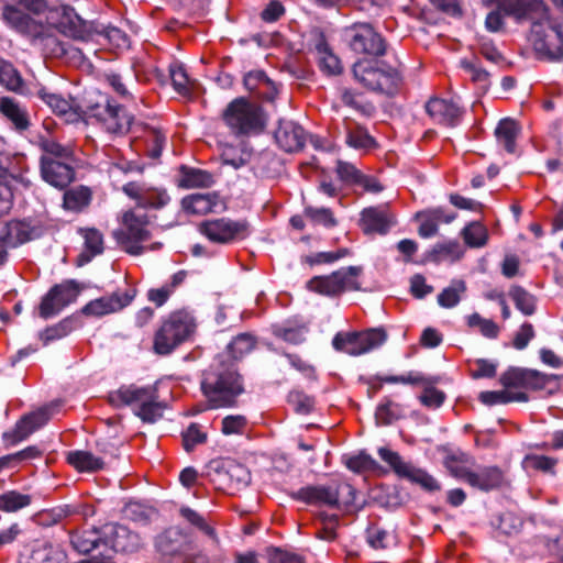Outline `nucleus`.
Wrapping results in <instances>:
<instances>
[{
  "label": "nucleus",
  "mask_w": 563,
  "mask_h": 563,
  "mask_svg": "<svg viewBox=\"0 0 563 563\" xmlns=\"http://www.w3.org/2000/svg\"><path fill=\"white\" fill-rule=\"evenodd\" d=\"M496 2L516 21H531L530 41L534 51L544 58L554 60L563 57V31L550 19L549 8L543 0H484Z\"/></svg>",
  "instance_id": "f257e3e1"
},
{
  "label": "nucleus",
  "mask_w": 563,
  "mask_h": 563,
  "mask_svg": "<svg viewBox=\"0 0 563 563\" xmlns=\"http://www.w3.org/2000/svg\"><path fill=\"white\" fill-rule=\"evenodd\" d=\"M37 96L66 122H76L87 115L96 119L101 128L110 134L123 135L131 129L133 117L108 97H103L100 102L88 106L87 111H84L73 98L49 92L46 88H40Z\"/></svg>",
  "instance_id": "f03ea898"
},
{
  "label": "nucleus",
  "mask_w": 563,
  "mask_h": 563,
  "mask_svg": "<svg viewBox=\"0 0 563 563\" xmlns=\"http://www.w3.org/2000/svg\"><path fill=\"white\" fill-rule=\"evenodd\" d=\"M201 390L211 408L231 407L244 390L242 377L233 361L225 354H218L203 373Z\"/></svg>",
  "instance_id": "7ed1b4c3"
},
{
  "label": "nucleus",
  "mask_w": 563,
  "mask_h": 563,
  "mask_svg": "<svg viewBox=\"0 0 563 563\" xmlns=\"http://www.w3.org/2000/svg\"><path fill=\"white\" fill-rule=\"evenodd\" d=\"M108 400L115 408L130 407L136 417L150 423L162 418L165 410V404L159 400L155 385H122L109 393Z\"/></svg>",
  "instance_id": "20e7f679"
},
{
  "label": "nucleus",
  "mask_w": 563,
  "mask_h": 563,
  "mask_svg": "<svg viewBox=\"0 0 563 563\" xmlns=\"http://www.w3.org/2000/svg\"><path fill=\"white\" fill-rule=\"evenodd\" d=\"M197 327V318L191 310L183 308L169 312L162 319L154 334L155 353L170 354L180 344L194 338Z\"/></svg>",
  "instance_id": "39448f33"
},
{
  "label": "nucleus",
  "mask_w": 563,
  "mask_h": 563,
  "mask_svg": "<svg viewBox=\"0 0 563 563\" xmlns=\"http://www.w3.org/2000/svg\"><path fill=\"white\" fill-rule=\"evenodd\" d=\"M117 223L118 227L112 231L117 244L131 255L142 254V244L151 239L148 216L136 208H129L117 214Z\"/></svg>",
  "instance_id": "423d86ee"
},
{
  "label": "nucleus",
  "mask_w": 563,
  "mask_h": 563,
  "mask_svg": "<svg viewBox=\"0 0 563 563\" xmlns=\"http://www.w3.org/2000/svg\"><path fill=\"white\" fill-rule=\"evenodd\" d=\"M222 120L236 137L261 133L266 124L263 108L254 101L240 97L232 100L222 112Z\"/></svg>",
  "instance_id": "0eeeda50"
},
{
  "label": "nucleus",
  "mask_w": 563,
  "mask_h": 563,
  "mask_svg": "<svg viewBox=\"0 0 563 563\" xmlns=\"http://www.w3.org/2000/svg\"><path fill=\"white\" fill-rule=\"evenodd\" d=\"M353 74L365 88L388 96L395 95L401 85L399 70L383 60L360 59L353 66Z\"/></svg>",
  "instance_id": "6e6552de"
},
{
  "label": "nucleus",
  "mask_w": 563,
  "mask_h": 563,
  "mask_svg": "<svg viewBox=\"0 0 563 563\" xmlns=\"http://www.w3.org/2000/svg\"><path fill=\"white\" fill-rule=\"evenodd\" d=\"M387 340L383 328H371L363 331H340L332 339L335 351L360 356L380 347Z\"/></svg>",
  "instance_id": "1a4fd4ad"
},
{
  "label": "nucleus",
  "mask_w": 563,
  "mask_h": 563,
  "mask_svg": "<svg viewBox=\"0 0 563 563\" xmlns=\"http://www.w3.org/2000/svg\"><path fill=\"white\" fill-rule=\"evenodd\" d=\"M361 266L343 267L330 275L314 276L307 283V288L323 296H339L345 290H358Z\"/></svg>",
  "instance_id": "9d476101"
},
{
  "label": "nucleus",
  "mask_w": 563,
  "mask_h": 563,
  "mask_svg": "<svg viewBox=\"0 0 563 563\" xmlns=\"http://www.w3.org/2000/svg\"><path fill=\"white\" fill-rule=\"evenodd\" d=\"M199 231L209 241L218 244L236 243L246 239L250 234L247 221L225 217L201 222Z\"/></svg>",
  "instance_id": "9b49d317"
},
{
  "label": "nucleus",
  "mask_w": 563,
  "mask_h": 563,
  "mask_svg": "<svg viewBox=\"0 0 563 563\" xmlns=\"http://www.w3.org/2000/svg\"><path fill=\"white\" fill-rule=\"evenodd\" d=\"M343 40L358 54L384 55L386 44L379 33L369 23H354L343 29Z\"/></svg>",
  "instance_id": "f8f14e48"
},
{
  "label": "nucleus",
  "mask_w": 563,
  "mask_h": 563,
  "mask_svg": "<svg viewBox=\"0 0 563 563\" xmlns=\"http://www.w3.org/2000/svg\"><path fill=\"white\" fill-rule=\"evenodd\" d=\"M378 455L391 467L398 477L418 484L428 492L441 489L440 484L432 475L412 463L405 461L397 452L387 448H379Z\"/></svg>",
  "instance_id": "ddd939ff"
},
{
  "label": "nucleus",
  "mask_w": 563,
  "mask_h": 563,
  "mask_svg": "<svg viewBox=\"0 0 563 563\" xmlns=\"http://www.w3.org/2000/svg\"><path fill=\"white\" fill-rule=\"evenodd\" d=\"M80 289L75 280H65L53 286L42 298L38 307V314L43 319L57 316L68 305L76 301Z\"/></svg>",
  "instance_id": "4468645a"
},
{
  "label": "nucleus",
  "mask_w": 563,
  "mask_h": 563,
  "mask_svg": "<svg viewBox=\"0 0 563 563\" xmlns=\"http://www.w3.org/2000/svg\"><path fill=\"white\" fill-rule=\"evenodd\" d=\"M56 406L42 407L33 412L23 416L11 431L3 433L2 439L5 446H14L26 440L33 432L44 427L54 415Z\"/></svg>",
  "instance_id": "2eb2a0df"
},
{
  "label": "nucleus",
  "mask_w": 563,
  "mask_h": 563,
  "mask_svg": "<svg viewBox=\"0 0 563 563\" xmlns=\"http://www.w3.org/2000/svg\"><path fill=\"white\" fill-rule=\"evenodd\" d=\"M136 296V289L129 287L124 290L118 289L109 296H103L86 303L81 312L89 317H103L115 313L130 306Z\"/></svg>",
  "instance_id": "dca6fc26"
},
{
  "label": "nucleus",
  "mask_w": 563,
  "mask_h": 563,
  "mask_svg": "<svg viewBox=\"0 0 563 563\" xmlns=\"http://www.w3.org/2000/svg\"><path fill=\"white\" fill-rule=\"evenodd\" d=\"M122 191L140 208L159 209L166 206L170 198L161 187H153L145 183L130 181L123 185Z\"/></svg>",
  "instance_id": "f3484780"
},
{
  "label": "nucleus",
  "mask_w": 563,
  "mask_h": 563,
  "mask_svg": "<svg viewBox=\"0 0 563 563\" xmlns=\"http://www.w3.org/2000/svg\"><path fill=\"white\" fill-rule=\"evenodd\" d=\"M44 229L40 219L11 220L5 224L1 238L8 245L18 246L40 238Z\"/></svg>",
  "instance_id": "a211bd4d"
},
{
  "label": "nucleus",
  "mask_w": 563,
  "mask_h": 563,
  "mask_svg": "<svg viewBox=\"0 0 563 563\" xmlns=\"http://www.w3.org/2000/svg\"><path fill=\"white\" fill-rule=\"evenodd\" d=\"M1 19L10 29L31 38L40 37L44 31L43 24L13 4L3 5Z\"/></svg>",
  "instance_id": "6ab92c4d"
},
{
  "label": "nucleus",
  "mask_w": 563,
  "mask_h": 563,
  "mask_svg": "<svg viewBox=\"0 0 563 563\" xmlns=\"http://www.w3.org/2000/svg\"><path fill=\"white\" fill-rule=\"evenodd\" d=\"M46 22L59 32L77 36L82 31L81 18L69 5L60 4L52 7L46 13Z\"/></svg>",
  "instance_id": "aec40b11"
},
{
  "label": "nucleus",
  "mask_w": 563,
  "mask_h": 563,
  "mask_svg": "<svg viewBox=\"0 0 563 563\" xmlns=\"http://www.w3.org/2000/svg\"><path fill=\"white\" fill-rule=\"evenodd\" d=\"M431 119L445 126H455L461 122L463 110L452 100L432 98L426 103Z\"/></svg>",
  "instance_id": "412c9836"
},
{
  "label": "nucleus",
  "mask_w": 563,
  "mask_h": 563,
  "mask_svg": "<svg viewBox=\"0 0 563 563\" xmlns=\"http://www.w3.org/2000/svg\"><path fill=\"white\" fill-rule=\"evenodd\" d=\"M41 175L47 184L59 189L66 188L75 179L73 164L51 158H41Z\"/></svg>",
  "instance_id": "4be33fe9"
},
{
  "label": "nucleus",
  "mask_w": 563,
  "mask_h": 563,
  "mask_svg": "<svg viewBox=\"0 0 563 563\" xmlns=\"http://www.w3.org/2000/svg\"><path fill=\"white\" fill-rule=\"evenodd\" d=\"M393 223V216L386 206L365 208L361 213L360 225L367 234H386Z\"/></svg>",
  "instance_id": "5701e85b"
},
{
  "label": "nucleus",
  "mask_w": 563,
  "mask_h": 563,
  "mask_svg": "<svg viewBox=\"0 0 563 563\" xmlns=\"http://www.w3.org/2000/svg\"><path fill=\"white\" fill-rule=\"evenodd\" d=\"M308 331V323L299 317H292L272 325V333L275 338L294 345L303 343Z\"/></svg>",
  "instance_id": "b1692460"
},
{
  "label": "nucleus",
  "mask_w": 563,
  "mask_h": 563,
  "mask_svg": "<svg viewBox=\"0 0 563 563\" xmlns=\"http://www.w3.org/2000/svg\"><path fill=\"white\" fill-rule=\"evenodd\" d=\"M275 141L285 152H297L305 145V131L292 121H280L275 131Z\"/></svg>",
  "instance_id": "393cba45"
},
{
  "label": "nucleus",
  "mask_w": 563,
  "mask_h": 563,
  "mask_svg": "<svg viewBox=\"0 0 563 563\" xmlns=\"http://www.w3.org/2000/svg\"><path fill=\"white\" fill-rule=\"evenodd\" d=\"M294 499L312 505H327L330 507L338 506V489L332 486H306L292 493Z\"/></svg>",
  "instance_id": "a878e982"
},
{
  "label": "nucleus",
  "mask_w": 563,
  "mask_h": 563,
  "mask_svg": "<svg viewBox=\"0 0 563 563\" xmlns=\"http://www.w3.org/2000/svg\"><path fill=\"white\" fill-rule=\"evenodd\" d=\"M223 202L219 195L214 192L192 194L183 198L181 207L186 213L205 216L209 212H216L223 208Z\"/></svg>",
  "instance_id": "bb28decb"
},
{
  "label": "nucleus",
  "mask_w": 563,
  "mask_h": 563,
  "mask_svg": "<svg viewBox=\"0 0 563 563\" xmlns=\"http://www.w3.org/2000/svg\"><path fill=\"white\" fill-rule=\"evenodd\" d=\"M0 113L19 132H23L30 126V115L26 108L11 97L0 98Z\"/></svg>",
  "instance_id": "cd10ccee"
},
{
  "label": "nucleus",
  "mask_w": 563,
  "mask_h": 563,
  "mask_svg": "<svg viewBox=\"0 0 563 563\" xmlns=\"http://www.w3.org/2000/svg\"><path fill=\"white\" fill-rule=\"evenodd\" d=\"M504 483V473L497 466H481L473 470L467 484L476 489L488 492L499 488Z\"/></svg>",
  "instance_id": "c85d7f7f"
},
{
  "label": "nucleus",
  "mask_w": 563,
  "mask_h": 563,
  "mask_svg": "<svg viewBox=\"0 0 563 563\" xmlns=\"http://www.w3.org/2000/svg\"><path fill=\"white\" fill-rule=\"evenodd\" d=\"M520 130V125L516 120L510 118L501 119L495 129L498 146L503 147L507 153H515Z\"/></svg>",
  "instance_id": "c756f323"
},
{
  "label": "nucleus",
  "mask_w": 563,
  "mask_h": 563,
  "mask_svg": "<svg viewBox=\"0 0 563 563\" xmlns=\"http://www.w3.org/2000/svg\"><path fill=\"white\" fill-rule=\"evenodd\" d=\"M107 533L111 534V547L117 552H131L140 545V539L136 533L131 532L122 525L106 526Z\"/></svg>",
  "instance_id": "7c9ffc66"
},
{
  "label": "nucleus",
  "mask_w": 563,
  "mask_h": 563,
  "mask_svg": "<svg viewBox=\"0 0 563 563\" xmlns=\"http://www.w3.org/2000/svg\"><path fill=\"white\" fill-rule=\"evenodd\" d=\"M314 49L322 71L329 75H336L341 73V62L333 54L323 33L317 34Z\"/></svg>",
  "instance_id": "2f4dec72"
},
{
  "label": "nucleus",
  "mask_w": 563,
  "mask_h": 563,
  "mask_svg": "<svg viewBox=\"0 0 563 563\" xmlns=\"http://www.w3.org/2000/svg\"><path fill=\"white\" fill-rule=\"evenodd\" d=\"M186 276L185 271H179L162 286L148 289L146 294L147 300L157 308L164 306L175 290L185 282Z\"/></svg>",
  "instance_id": "473e14b6"
},
{
  "label": "nucleus",
  "mask_w": 563,
  "mask_h": 563,
  "mask_svg": "<svg viewBox=\"0 0 563 563\" xmlns=\"http://www.w3.org/2000/svg\"><path fill=\"white\" fill-rule=\"evenodd\" d=\"M559 459L537 453L526 454L521 462V466L527 473H542L551 476L556 474Z\"/></svg>",
  "instance_id": "72a5a7b5"
},
{
  "label": "nucleus",
  "mask_w": 563,
  "mask_h": 563,
  "mask_svg": "<svg viewBox=\"0 0 563 563\" xmlns=\"http://www.w3.org/2000/svg\"><path fill=\"white\" fill-rule=\"evenodd\" d=\"M178 185L183 188H208L214 183L213 176L202 169L181 166Z\"/></svg>",
  "instance_id": "f704fd0d"
},
{
  "label": "nucleus",
  "mask_w": 563,
  "mask_h": 563,
  "mask_svg": "<svg viewBox=\"0 0 563 563\" xmlns=\"http://www.w3.org/2000/svg\"><path fill=\"white\" fill-rule=\"evenodd\" d=\"M67 462L78 472H96L103 467V461L87 451H71Z\"/></svg>",
  "instance_id": "c9c22d12"
},
{
  "label": "nucleus",
  "mask_w": 563,
  "mask_h": 563,
  "mask_svg": "<svg viewBox=\"0 0 563 563\" xmlns=\"http://www.w3.org/2000/svg\"><path fill=\"white\" fill-rule=\"evenodd\" d=\"M559 376L555 374H545L536 369L525 368V389L531 390H551L558 387Z\"/></svg>",
  "instance_id": "e433bc0d"
},
{
  "label": "nucleus",
  "mask_w": 563,
  "mask_h": 563,
  "mask_svg": "<svg viewBox=\"0 0 563 563\" xmlns=\"http://www.w3.org/2000/svg\"><path fill=\"white\" fill-rule=\"evenodd\" d=\"M481 402L487 406L508 404L512 401H527L528 396L523 391H514L508 389L482 391L478 395Z\"/></svg>",
  "instance_id": "4c0bfd02"
},
{
  "label": "nucleus",
  "mask_w": 563,
  "mask_h": 563,
  "mask_svg": "<svg viewBox=\"0 0 563 563\" xmlns=\"http://www.w3.org/2000/svg\"><path fill=\"white\" fill-rule=\"evenodd\" d=\"M255 343V338L252 334L241 333L231 341L227 352L222 354L227 355V361H233L235 363L236 360L250 353L254 349Z\"/></svg>",
  "instance_id": "58836bf2"
},
{
  "label": "nucleus",
  "mask_w": 563,
  "mask_h": 563,
  "mask_svg": "<svg viewBox=\"0 0 563 563\" xmlns=\"http://www.w3.org/2000/svg\"><path fill=\"white\" fill-rule=\"evenodd\" d=\"M463 254L464 251L457 241H449L434 245L429 257L434 263L444 261L455 262L460 260Z\"/></svg>",
  "instance_id": "ea45409f"
},
{
  "label": "nucleus",
  "mask_w": 563,
  "mask_h": 563,
  "mask_svg": "<svg viewBox=\"0 0 563 563\" xmlns=\"http://www.w3.org/2000/svg\"><path fill=\"white\" fill-rule=\"evenodd\" d=\"M0 84L8 90L24 93V81L13 65L0 58Z\"/></svg>",
  "instance_id": "a19ab883"
},
{
  "label": "nucleus",
  "mask_w": 563,
  "mask_h": 563,
  "mask_svg": "<svg viewBox=\"0 0 563 563\" xmlns=\"http://www.w3.org/2000/svg\"><path fill=\"white\" fill-rule=\"evenodd\" d=\"M100 540L99 532L96 529L76 531L70 534V542L74 549L84 554L97 548Z\"/></svg>",
  "instance_id": "79ce46f5"
},
{
  "label": "nucleus",
  "mask_w": 563,
  "mask_h": 563,
  "mask_svg": "<svg viewBox=\"0 0 563 563\" xmlns=\"http://www.w3.org/2000/svg\"><path fill=\"white\" fill-rule=\"evenodd\" d=\"M225 476H228V487L230 489H240L245 487L251 482V474L247 468L234 461H230L225 464Z\"/></svg>",
  "instance_id": "37998d69"
},
{
  "label": "nucleus",
  "mask_w": 563,
  "mask_h": 563,
  "mask_svg": "<svg viewBox=\"0 0 563 563\" xmlns=\"http://www.w3.org/2000/svg\"><path fill=\"white\" fill-rule=\"evenodd\" d=\"M466 324L471 329H477L484 338L489 340L497 339L500 333V328L495 321L483 318L477 312L466 317Z\"/></svg>",
  "instance_id": "c03bdc74"
},
{
  "label": "nucleus",
  "mask_w": 563,
  "mask_h": 563,
  "mask_svg": "<svg viewBox=\"0 0 563 563\" xmlns=\"http://www.w3.org/2000/svg\"><path fill=\"white\" fill-rule=\"evenodd\" d=\"M32 503V497L18 490H8L0 495V511L15 512Z\"/></svg>",
  "instance_id": "a18cd8bd"
},
{
  "label": "nucleus",
  "mask_w": 563,
  "mask_h": 563,
  "mask_svg": "<svg viewBox=\"0 0 563 563\" xmlns=\"http://www.w3.org/2000/svg\"><path fill=\"white\" fill-rule=\"evenodd\" d=\"M346 143L356 150H372L376 147V141L372 137L367 130L360 125L347 128Z\"/></svg>",
  "instance_id": "49530a36"
},
{
  "label": "nucleus",
  "mask_w": 563,
  "mask_h": 563,
  "mask_svg": "<svg viewBox=\"0 0 563 563\" xmlns=\"http://www.w3.org/2000/svg\"><path fill=\"white\" fill-rule=\"evenodd\" d=\"M462 236L470 247H482L487 243L488 231L481 222L473 221L463 229Z\"/></svg>",
  "instance_id": "de8ad7c7"
},
{
  "label": "nucleus",
  "mask_w": 563,
  "mask_h": 563,
  "mask_svg": "<svg viewBox=\"0 0 563 563\" xmlns=\"http://www.w3.org/2000/svg\"><path fill=\"white\" fill-rule=\"evenodd\" d=\"M91 191L89 188L80 186L70 189L64 195V206L71 211H80L90 203Z\"/></svg>",
  "instance_id": "09e8293b"
},
{
  "label": "nucleus",
  "mask_w": 563,
  "mask_h": 563,
  "mask_svg": "<svg viewBox=\"0 0 563 563\" xmlns=\"http://www.w3.org/2000/svg\"><path fill=\"white\" fill-rule=\"evenodd\" d=\"M516 308L525 316H531L536 312V298L520 286H512L509 290Z\"/></svg>",
  "instance_id": "8fccbe9b"
},
{
  "label": "nucleus",
  "mask_w": 563,
  "mask_h": 563,
  "mask_svg": "<svg viewBox=\"0 0 563 563\" xmlns=\"http://www.w3.org/2000/svg\"><path fill=\"white\" fill-rule=\"evenodd\" d=\"M465 290L466 286L463 280H453L451 286L444 288L438 295V302L443 308H453L460 302Z\"/></svg>",
  "instance_id": "3c124183"
},
{
  "label": "nucleus",
  "mask_w": 563,
  "mask_h": 563,
  "mask_svg": "<svg viewBox=\"0 0 563 563\" xmlns=\"http://www.w3.org/2000/svg\"><path fill=\"white\" fill-rule=\"evenodd\" d=\"M402 416V408L399 404L384 398L376 409V420L380 424H390Z\"/></svg>",
  "instance_id": "603ef678"
},
{
  "label": "nucleus",
  "mask_w": 563,
  "mask_h": 563,
  "mask_svg": "<svg viewBox=\"0 0 563 563\" xmlns=\"http://www.w3.org/2000/svg\"><path fill=\"white\" fill-rule=\"evenodd\" d=\"M80 235L85 241V251L90 254V256H96L101 254L104 249V241L102 233L93 228L80 229Z\"/></svg>",
  "instance_id": "864d4df0"
},
{
  "label": "nucleus",
  "mask_w": 563,
  "mask_h": 563,
  "mask_svg": "<svg viewBox=\"0 0 563 563\" xmlns=\"http://www.w3.org/2000/svg\"><path fill=\"white\" fill-rule=\"evenodd\" d=\"M169 75L175 90L180 95L190 92V80L183 64L174 62L169 66Z\"/></svg>",
  "instance_id": "5fc2aeb1"
},
{
  "label": "nucleus",
  "mask_w": 563,
  "mask_h": 563,
  "mask_svg": "<svg viewBox=\"0 0 563 563\" xmlns=\"http://www.w3.org/2000/svg\"><path fill=\"white\" fill-rule=\"evenodd\" d=\"M288 404L299 415H309L314 408V398L301 390H291L287 397Z\"/></svg>",
  "instance_id": "6e6d98bb"
},
{
  "label": "nucleus",
  "mask_w": 563,
  "mask_h": 563,
  "mask_svg": "<svg viewBox=\"0 0 563 563\" xmlns=\"http://www.w3.org/2000/svg\"><path fill=\"white\" fill-rule=\"evenodd\" d=\"M45 154L42 158H51L57 162L74 163V151L70 146H64L56 142H46L44 144Z\"/></svg>",
  "instance_id": "4d7b16f0"
},
{
  "label": "nucleus",
  "mask_w": 563,
  "mask_h": 563,
  "mask_svg": "<svg viewBox=\"0 0 563 563\" xmlns=\"http://www.w3.org/2000/svg\"><path fill=\"white\" fill-rule=\"evenodd\" d=\"M146 153L151 158H158L162 154L165 135L156 129L145 130Z\"/></svg>",
  "instance_id": "13d9d810"
},
{
  "label": "nucleus",
  "mask_w": 563,
  "mask_h": 563,
  "mask_svg": "<svg viewBox=\"0 0 563 563\" xmlns=\"http://www.w3.org/2000/svg\"><path fill=\"white\" fill-rule=\"evenodd\" d=\"M305 216L314 224H320L325 228L336 225V220L333 212L328 208L306 207Z\"/></svg>",
  "instance_id": "bf43d9fd"
},
{
  "label": "nucleus",
  "mask_w": 563,
  "mask_h": 563,
  "mask_svg": "<svg viewBox=\"0 0 563 563\" xmlns=\"http://www.w3.org/2000/svg\"><path fill=\"white\" fill-rule=\"evenodd\" d=\"M345 465L349 470L361 473L375 470L377 462L365 452H360L358 454L349 456L346 459Z\"/></svg>",
  "instance_id": "052dcab7"
},
{
  "label": "nucleus",
  "mask_w": 563,
  "mask_h": 563,
  "mask_svg": "<svg viewBox=\"0 0 563 563\" xmlns=\"http://www.w3.org/2000/svg\"><path fill=\"white\" fill-rule=\"evenodd\" d=\"M504 389L519 391L525 388V368H509L499 378Z\"/></svg>",
  "instance_id": "680f3d73"
},
{
  "label": "nucleus",
  "mask_w": 563,
  "mask_h": 563,
  "mask_svg": "<svg viewBox=\"0 0 563 563\" xmlns=\"http://www.w3.org/2000/svg\"><path fill=\"white\" fill-rule=\"evenodd\" d=\"M247 420L242 415H230L222 419L221 431L225 435L241 434L244 432Z\"/></svg>",
  "instance_id": "e2e57ef3"
},
{
  "label": "nucleus",
  "mask_w": 563,
  "mask_h": 563,
  "mask_svg": "<svg viewBox=\"0 0 563 563\" xmlns=\"http://www.w3.org/2000/svg\"><path fill=\"white\" fill-rule=\"evenodd\" d=\"M368 544L376 550L386 549L390 544L393 538L389 533L379 527H369L366 531Z\"/></svg>",
  "instance_id": "0e129e2a"
},
{
  "label": "nucleus",
  "mask_w": 563,
  "mask_h": 563,
  "mask_svg": "<svg viewBox=\"0 0 563 563\" xmlns=\"http://www.w3.org/2000/svg\"><path fill=\"white\" fill-rule=\"evenodd\" d=\"M423 386V391L419 397L421 404L428 408H439L445 399V394L427 383Z\"/></svg>",
  "instance_id": "69168bd1"
},
{
  "label": "nucleus",
  "mask_w": 563,
  "mask_h": 563,
  "mask_svg": "<svg viewBox=\"0 0 563 563\" xmlns=\"http://www.w3.org/2000/svg\"><path fill=\"white\" fill-rule=\"evenodd\" d=\"M207 439L206 433L200 426L191 423L183 434L184 448L187 452L191 451L197 444L203 443Z\"/></svg>",
  "instance_id": "338daca9"
},
{
  "label": "nucleus",
  "mask_w": 563,
  "mask_h": 563,
  "mask_svg": "<svg viewBox=\"0 0 563 563\" xmlns=\"http://www.w3.org/2000/svg\"><path fill=\"white\" fill-rule=\"evenodd\" d=\"M322 528L317 531V537L325 541H332L336 537L339 518L336 515H321Z\"/></svg>",
  "instance_id": "774afa93"
}]
</instances>
